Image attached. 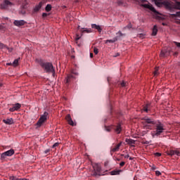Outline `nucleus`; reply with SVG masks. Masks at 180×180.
<instances>
[{
	"label": "nucleus",
	"instance_id": "nucleus-45",
	"mask_svg": "<svg viewBox=\"0 0 180 180\" xmlns=\"http://www.w3.org/2000/svg\"><path fill=\"white\" fill-rule=\"evenodd\" d=\"M117 4L118 5H123V1H118Z\"/></svg>",
	"mask_w": 180,
	"mask_h": 180
},
{
	"label": "nucleus",
	"instance_id": "nucleus-9",
	"mask_svg": "<svg viewBox=\"0 0 180 180\" xmlns=\"http://www.w3.org/2000/svg\"><path fill=\"white\" fill-rule=\"evenodd\" d=\"M167 155H171V156L177 155L178 157H179L180 155V153L178 150H173L167 151Z\"/></svg>",
	"mask_w": 180,
	"mask_h": 180
},
{
	"label": "nucleus",
	"instance_id": "nucleus-8",
	"mask_svg": "<svg viewBox=\"0 0 180 180\" xmlns=\"http://www.w3.org/2000/svg\"><path fill=\"white\" fill-rule=\"evenodd\" d=\"M68 124H70V126H75V124L74 123V121H72V119L71 118V115L68 114L65 117Z\"/></svg>",
	"mask_w": 180,
	"mask_h": 180
},
{
	"label": "nucleus",
	"instance_id": "nucleus-6",
	"mask_svg": "<svg viewBox=\"0 0 180 180\" xmlns=\"http://www.w3.org/2000/svg\"><path fill=\"white\" fill-rule=\"evenodd\" d=\"M13 4L11 3V1L6 0L4 1L0 6L1 9H6L9 8V6H12Z\"/></svg>",
	"mask_w": 180,
	"mask_h": 180
},
{
	"label": "nucleus",
	"instance_id": "nucleus-55",
	"mask_svg": "<svg viewBox=\"0 0 180 180\" xmlns=\"http://www.w3.org/2000/svg\"><path fill=\"white\" fill-rule=\"evenodd\" d=\"M129 160H132V158H129Z\"/></svg>",
	"mask_w": 180,
	"mask_h": 180
},
{
	"label": "nucleus",
	"instance_id": "nucleus-53",
	"mask_svg": "<svg viewBox=\"0 0 180 180\" xmlns=\"http://www.w3.org/2000/svg\"><path fill=\"white\" fill-rule=\"evenodd\" d=\"M7 65H12V63H7Z\"/></svg>",
	"mask_w": 180,
	"mask_h": 180
},
{
	"label": "nucleus",
	"instance_id": "nucleus-26",
	"mask_svg": "<svg viewBox=\"0 0 180 180\" xmlns=\"http://www.w3.org/2000/svg\"><path fill=\"white\" fill-rule=\"evenodd\" d=\"M115 41H117V38H114L113 39H108L105 41V43H115Z\"/></svg>",
	"mask_w": 180,
	"mask_h": 180
},
{
	"label": "nucleus",
	"instance_id": "nucleus-21",
	"mask_svg": "<svg viewBox=\"0 0 180 180\" xmlns=\"http://www.w3.org/2000/svg\"><path fill=\"white\" fill-rule=\"evenodd\" d=\"M82 28L81 32L82 33H92V30L91 28Z\"/></svg>",
	"mask_w": 180,
	"mask_h": 180
},
{
	"label": "nucleus",
	"instance_id": "nucleus-38",
	"mask_svg": "<svg viewBox=\"0 0 180 180\" xmlns=\"http://www.w3.org/2000/svg\"><path fill=\"white\" fill-rule=\"evenodd\" d=\"M47 16H49V13H42V17L47 18Z\"/></svg>",
	"mask_w": 180,
	"mask_h": 180
},
{
	"label": "nucleus",
	"instance_id": "nucleus-35",
	"mask_svg": "<svg viewBox=\"0 0 180 180\" xmlns=\"http://www.w3.org/2000/svg\"><path fill=\"white\" fill-rule=\"evenodd\" d=\"M137 37H139V39H144V34H139L137 35Z\"/></svg>",
	"mask_w": 180,
	"mask_h": 180
},
{
	"label": "nucleus",
	"instance_id": "nucleus-37",
	"mask_svg": "<svg viewBox=\"0 0 180 180\" xmlns=\"http://www.w3.org/2000/svg\"><path fill=\"white\" fill-rule=\"evenodd\" d=\"M124 29H131V24H129Z\"/></svg>",
	"mask_w": 180,
	"mask_h": 180
},
{
	"label": "nucleus",
	"instance_id": "nucleus-7",
	"mask_svg": "<svg viewBox=\"0 0 180 180\" xmlns=\"http://www.w3.org/2000/svg\"><path fill=\"white\" fill-rule=\"evenodd\" d=\"M13 25L15 26H17L18 27H20V26H25V25H26V21L23 20H15L13 22Z\"/></svg>",
	"mask_w": 180,
	"mask_h": 180
},
{
	"label": "nucleus",
	"instance_id": "nucleus-15",
	"mask_svg": "<svg viewBox=\"0 0 180 180\" xmlns=\"http://www.w3.org/2000/svg\"><path fill=\"white\" fill-rule=\"evenodd\" d=\"M3 122L6 124H13V119L12 118L3 120Z\"/></svg>",
	"mask_w": 180,
	"mask_h": 180
},
{
	"label": "nucleus",
	"instance_id": "nucleus-43",
	"mask_svg": "<svg viewBox=\"0 0 180 180\" xmlns=\"http://www.w3.org/2000/svg\"><path fill=\"white\" fill-rule=\"evenodd\" d=\"M175 45L180 49V43L179 42H174Z\"/></svg>",
	"mask_w": 180,
	"mask_h": 180
},
{
	"label": "nucleus",
	"instance_id": "nucleus-3",
	"mask_svg": "<svg viewBox=\"0 0 180 180\" xmlns=\"http://www.w3.org/2000/svg\"><path fill=\"white\" fill-rule=\"evenodd\" d=\"M155 127V131L150 133L152 137L160 136L162 133H164V130H165V129H164V124L161 123L157 124Z\"/></svg>",
	"mask_w": 180,
	"mask_h": 180
},
{
	"label": "nucleus",
	"instance_id": "nucleus-25",
	"mask_svg": "<svg viewBox=\"0 0 180 180\" xmlns=\"http://www.w3.org/2000/svg\"><path fill=\"white\" fill-rule=\"evenodd\" d=\"M19 64V58L14 60V61L12 63V67H18Z\"/></svg>",
	"mask_w": 180,
	"mask_h": 180
},
{
	"label": "nucleus",
	"instance_id": "nucleus-31",
	"mask_svg": "<svg viewBox=\"0 0 180 180\" xmlns=\"http://www.w3.org/2000/svg\"><path fill=\"white\" fill-rule=\"evenodd\" d=\"M172 15L174 17L180 18V11L176 12L175 14H172Z\"/></svg>",
	"mask_w": 180,
	"mask_h": 180
},
{
	"label": "nucleus",
	"instance_id": "nucleus-51",
	"mask_svg": "<svg viewBox=\"0 0 180 180\" xmlns=\"http://www.w3.org/2000/svg\"><path fill=\"white\" fill-rule=\"evenodd\" d=\"M72 74H74L75 75H78V72H75V71H72Z\"/></svg>",
	"mask_w": 180,
	"mask_h": 180
},
{
	"label": "nucleus",
	"instance_id": "nucleus-23",
	"mask_svg": "<svg viewBox=\"0 0 180 180\" xmlns=\"http://www.w3.org/2000/svg\"><path fill=\"white\" fill-rule=\"evenodd\" d=\"M6 158H8V156L6 155V154L4 153H1V158L0 160L1 161H6Z\"/></svg>",
	"mask_w": 180,
	"mask_h": 180
},
{
	"label": "nucleus",
	"instance_id": "nucleus-32",
	"mask_svg": "<svg viewBox=\"0 0 180 180\" xmlns=\"http://www.w3.org/2000/svg\"><path fill=\"white\" fill-rule=\"evenodd\" d=\"M117 36H119V37H122V36H124V34L122 33V32L119 31L117 34Z\"/></svg>",
	"mask_w": 180,
	"mask_h": 180
},
{
	"label": "nucleus",
	"instance_id": "nucleus-5",
	"mask_svg": "<svg viewBox=\"0 0 180 180\" xmlns=\"http://www.w3.org/2000/svg\"><path fill=\"white\" fill-rule=\"evenodd\" d=\"M49 116V112H44V114L40 117L39 120L37 122V127H41V126L47 120V117Z\"/></svg>",
	"mask_w": 180,
	"mask_h": 180
},
{
	"label": "nucleus",
	"instance_id": "nucleus-29",
	"mask_svg": "<svg viewBox=\"0 0 180 180\" xmlns=\"http://www.w3.org/2000/svg\"><path fill=\"white\" fill-rule=\"evenodd\" d=\"M149 108H150V104H146V105L143 108V112H148Z\"/></svg>",
	"mask_w": 180,
	"mask_h": 180
},
{
	"label": "nucleus",
	"instance_id": "nucleus-27",
	"mask_svg": "<svg viewBox=\"0 0 180 180\" xmlns=\"http://www.w3.org/2000/svg\"><path fill=\"white\" fill-rule=\"evenodd\" d=\"M45 10L46 12H50L51 11V6L50 4L46 5Z\"/></svg>",
	"mask_w": 180,
	"mask_h": 180
},
{
	"label": "nucleus",
	"instance_id": "nucleus-49",
	"mask_svg": "<svg viewBox=\"0 0 180 180\" xmlns=\"http://www.w3.org/2000/svg\"><path fill=\"white\" fill-rule=\"evenodd\" d=\"M130 156L129 155V154L127 155H124V158H129Z\"/></svg>",
	"mask_w": 180,
	"mask_h": 180
},
{
	"label": "nucleus",
	"instance_id": "nucleus-14",
	"mask_svg": "<svg viewBox=\"0 0 180 180\" xmlns=\"http://www.w3.org/2000/svg\"><path fill=\"white\" fill-rule=\"evenodd\" d=\"M145 122L146 123H147L146 124V127H148V124H154V120L150 119V118H146L145 119Z\"/></svg>",
	"mask_w": 180,
	"mask_h": 180
},
{
	"label": "nucleus",
	"instance_id": "nucleus-54",
	"mask_svg": "<svg viewBox=\"0 0 180 180\" xmlns=\"http://www.w3.org/2000/svg\"><path fill=\"white\" fill-rule=\"evenodd\" d=\"M146 144H148V142L146 141Z\"/></svg>",
	"mask_w": 180,
	"mask_h": 180
},
{
	"label": "nucleus",
	"instance_id": "nucleus-44",
	"mask_svg": "<svg viewBox=\"0 0 180 180\" xmlns=\"http://www.w3.org/2000/svg\"><path fill=\"white\" fill-rule=\"evenodd\" d=\"M126 84H127V83H126V82H122L121 83V86H126Z\"/></svg>",
	"mask_w": 180,
	"mask_h": 180
},
{
	"label": "nucleus",
	"instance_id": "nucleus-12",
	"mask_svg": "<svg viewBox=\"0 0 180 180\" xmlns=\"http://www.w3.org/2000/svg\"><path fill=\"white\" fill-rule=\"evenodd\" d=\"M41 6H43V3L39 2V4L34 7V12H39V11H40V9H41Z\"/></svg>",
	"mask_w": 180,
	"mask_h": 180
},
{
	"label": "nucleus",
	"instance_id": "nucleus-4",
	"mask_svg": "<svg viewBox=\"0 0 180 180\" xmlns=\"http://www.w3.org/2000/svg\"><path fill=\"white\" fill-rule=\"evenodd\" d=\"M39 65L45 70V71H46V72H52L53 75L56 74V70H54L52 63L41 62Z\"/></svg>",
	"mask_w": 180,
	"mask_h": 180
},
{
	"label": "nucleus",
	"instance_id": "nucleus-57",
	"mask_svg": "<svg viewBox=\"0 0 180 180\" xmlns=\"http://www.w3.org/2000/svg\"><path fill=\"white\" fill-rule=\"evenodd\" d=\"M78 29H79V26L78 27Z\"/></svg>",
	"mask_w": 180,
	"mask_h": 180
},
{
	"label": "nucleus",
	"instance_id": "nucleus-36",
	"mask_svg": "<svg viewBox=\"0 0 180 180\" xmlns=\"http://www.w3.org/2000/svg\"><path fill=\"white\" fill-rule=\"evenodd\" d=\"M94 54H98V53H99V51L97 48H94Z\"/></svg>",
	"mask_w": 180,
	"mask_h": 180
},
{
	"label": "nucleus",
	"instance_id": "nucleus-34",
	"mask_svg": "<svg viewBox=\"0 0 180 180\" xmlns=\"http://www.w3.org/2000/svg\"><path fill=\"white\" fill-rule=\"evenodd\" d=\"M0 49H6V46L0 42Z\"/></svg>",
	"mask_w": 180,
	"mask_h": 180
},
{
	"label": "nucleus",
	"instance_id": "nucleus-19",
	"mask_svg": "<svg viewBox=\"0 0 180 180\" xmlns=\"http://www.w3.org/2000/svg\"><path fill=\"white\" fill-rule=\"evenodd\" d=\"M93 168L96 172H100L101 171V166L98 164H94Z\"/></svg>",
	"mask_w": 180,
	"mask_h": 180
},
{
	"label": "nucleus",
	"instance_id": "nucleus-18",
	"mask_svg": "<svg viewBox=\"0 0 180 180\" xmlns=\"http://www.w3.org/2000/svg\"><path fill=\"white\" fill-rule=\"evenodd\" d=\"M74 78H75V77H74V76L72 75H68V77L65 79L66 84H68L69 82H71V80L74 79Z\"/></svg>",
	"mask_w": 180,
	"mask_h": 180
},
{
	"label": "nucleus",
	"instance_id": "nucleus-46",
	"mask_svg": "<svg viewBox=\"0 0 180 180\" xmlns=\"http://www.w3.org/2000/svg\"><path fill=\"white\" fill-rule=\"evenodd\" d=\"M124 164H125L124 162H122L120 163V167H123V166H124Z\"/></svg>",
	"mask_w": 180,
	"mask_h": 180
},
{
	"label": "nucleus",
	"instance_id": "nucleus-10",
	"mask_svg": "<svg viewBox=\"0 0 180 180\" xmlns=\"http://www.w3.org/2000/svg\"><path fill=\"white\" fill-rule=\"evenodd\" d=\"M20 108H21V105L20 103H16L13 108H11L9 110L10 112H15V110H19Z\"/></svg>",
	"mask_w": 180,
	"mask_h": 180
},
{
	"label": "nucleus",
	"instance_id": "nucleus-22",
	"mask_svg": "<svg viewBox=\"0 0 180 180\" xmlns=\"http://www.w3.org/2000/svg\"><path fill=\"white\" fill-rule=\"evenodd\" d=\"M122 172V169H117L110 172L111 175H119Z\"/></svg>",
	"mask_w": 180,
	"mask_h": 180
},
{
	"label": "nucleus",
	"instance_id": "nucleus-24",
	"mask_svg": "<svg viewBox=\"0 0 180 180\" xmlns=\"http://www.w3.org/2000/svg\"><path fill=\"white\" fill-rule=\"evenodd\" d=\"M125 141L126 143H127V144H135L136 143V141L131 139H127Z\"/></svg>",
	"mask_w": 180,
	"mask_h": 180
},
{
	"label": "nucleus",
	"instance_id": "nucleus-1",
	"mask_svg": "<svg viewBox=\"0 0 180 180\" xmlns=\"http://www.w3.org/2000/svg\"><path fill=\"white\" fill-rule=\"evenodd\" d=\"M154 1L156 6H158L159 8H161L162 5H165L166 8H169V9H177V11H180V2L176 1L174 4H171L168 1L162 2V1L160 0H152Z\"/></svg>",
	"mask_w": 180,
	"mask_h": 180
},
{
	"label": "nucleus",
	"instance_id": "nucleus-47",
	"mask_svg": "<svg viewBox=\"0 0 180 180\" xmlns=\"http://www.w3.org/2000/svg\"><path fill=\"white\" fill-rule=\"evenodd\" d=\"M120 56V53H117L115 55L113 56V57H119Z\"/></svg>",
	"mask_w": 180,
	"mask_h": 180
},
{
	"label": "nucleus",
	"instance_id": "nucleus-52",
	"mask_svg": "<svg viewBox=\"0 0 180 180\" xmlns=\"http://www.w3.org/2000/svg\"><path fill=\"white\" fill-rule=\"evenodd\" d=\"M90 58H94V53H90Z\"/></svg>",
	"mask_w": 180,
	"mask_h": 180
},
{
	"label": "nucleus",
	"instance_id": "nucleus-50",
	"mask_svg": "<svg viewBox=\"0 0 180 180\" xmlns=\"http://www.w3.org/2000/svg\"><path fill=\"white\" fill-rule=\"evenodd\" d=\"M155 155H157L158 157H161V153H156Z\"/></svg>",
	"mask_w": 180,
	"mask_h": 180
},
{
	"label": "nucleus",
	"instance_id": "nucleus-28",
	"mask_svg": "<svg viewBox=\"0 0 180 180\" xmlns=\"http://www.w3.org/2000/svg\"><path fill=\"white\" fill-rule=\"evenodd\" d=\"M11 180H24L25 179H19L15 176H10Z\"/></svg>",
	"mask_w": 180,
	"mask_h": 180
},
{
	"label": "nucleus",
	"instance_id": "nucleus-56",
	"mask_svg": "<svg viewBox=\"0 0 180 180\" xmlns=\"http://www.w3.org/2000/svg\"><path fill=\"white\" fill-rule=\"evenodd\" d=\"M0 86H2V84H0Z\"/></svg>",
	"mask_w": 180,
	"mask_h": 180
},
{
	"label": "nucleus",
	"instance_id": "nucleus-33",
	"mask_svg": "<svg viewBox=\"0 0 180 180\" xmlns=\"http://www.w3.org/2000/svg\"><path fill=\"white\" fill-rule=\"evenodd\" d=\"M157 75H158V68H156L154 72V76L155 77Z\"/></svg>",
	"mask_w": 180,
	"mask_h": 180
},
{
	"label": "nucleus",
	"instance_id": "nucleus-2",
	"mask_svg": "<svg viewBox=\"0 0 180 180\" xmlns=\"http://www.w3.org/2000/svg\"><path fill=\"white\" fill-rule=\"evenodd\" d=\"M134 2H138L139 5L142 8H145V9H148L153 13H158V12L155 10L153 5H151L147 0H132Z\"/></svg>",
	"mask_w": 180,
	"mask_h": 180
},
{
	"label": "nucleus",
	"instance_id": "nucleus-13",
	"mask_svg": "<svg viewBox=\"0 0 180 180\" xmlns=\"http://www.w3.org/2000/svg\"><path fill=\"white\" fill-rule=\"evenodd\" d=\"M122 146V142H120V143H118L115 148H112L111 149V151L112 153H116V151H119V149L120 148V146Z\"/></svg>",
	"mask_w": 180,
	"mask_h": 180
},
{
	"label": "nucleus",
	"instance_id": "nucleus-16",
	"mask_svg": "<svg viewBox=\"0 0 180 180\" xmlns=\"http://www.w3.org/2000/svg\"><path fill=\"white\" fill-rule=\"evenodd\" d=\"M4 153H6V155L8 156V157H12V155L13 154H15V150H13V149H11L9 150H7L6 152H4Z\"/></svg>",
	"mask_w": 180,
	"mask_h": 180
},
{
	"label": "nucleus",
	"instance_id": "nucleus-20",
	"mask_svg": "<svg viewBox=\"0 0 180 180\" xmlns=\"http://www.w3.org/2000/svg\"><path fill=\"white\" fill-rule=\"evenodd\" d=\"M157 33H158V29L157 25H154L153 28L152 36H157Z\"/></svg>",
	"mask_w": 180,
	"mask_h": 180
},
{
	"label": "nucleus",
	"instance_id": "nucleus-17",
	"mask_svg": "<svg viewBox=\"0 0 180 180\" xmlns=\"http://www.w3.org/2000/svg\"><path fill=\"white\" fill-rule=\"evenodd\" d=\"M115 133H117V134H120V131H122V126L120 125V124H118L115 129Z\"/></svg>",
	"mask_w": 180,
	"mask_h": 180
},
{
	"label": "nucleus",
	"instance_id": "nucleus-30",
	"mask_svg": "<svg viewBox=\"0 0 180 180\" xmlns=\"http://www.w3.org/2000/svg\"><path fill=\"white\" fill-rule=\"evenodd\" d=\"M106 131H110L111 129H113V126L105 127Z\"/></svg>",
	"mask_w": 180,
	"mask_h": 180
},
{
	"label": "nucleus",
	"instance_id": "nucleus-11",
	"mask_svg": "<svg viewBox=\"0 0 180 180\" xmlns=\"http://www.w3.org/2000/svg\"><path fill=\"white\" fill-rule=\"evenodd\" d=\"M91 27L92 29H96V30H98L99 33L102 32V27H101V25H98L96 24H92Z\"/></svg>",
	"mask_w": 180,
	"mask_h": 180
},
{
	"label": "nucleus",
	"instance_id": "nucleus-39",
	"mask_svg": "<svg viewBox=\"0 0 180 180\" xmlns=\"http://www.w3.org/2000/svg\"><path fill=\"white\" fill-rule=\"evenodd\" d=\"M79 39H81V37H79V35L77 34L76 37H75V41H78V40H79Z\"/></svg>",
	"mask_w": 180,
	"mask_h": 180
},
{
	"label": "nucleus",
	"instance_id": "nucleus-40",
	"mask_svg": "<svg viewBox=\"0 0 180 180\" xmlns=\"http://www.w3.org/2000/svg\"><path fill=\"white\" fill-rule=\"evenodd\" d=\"M165 56V52L164 51H162L160 53V57H164Z\"/></svg>",
	"mask_w": 180,
	"mask_h": 180
},
{
	"label": "nucleus",
	"instance_id": "nucleus-48",
	"mask_svg": "<svg viewBox=\"0 0 180 180\" xmlns=\"http://www.w3.org/2000/svg\"><path fill=\"white\" fill-rule=\"evenodd\" d=\"M6 49H7V50H8V51H12V48H9L8 46H6Z\"/></svg>",
	"mask_w": 180,
	"mask_h": 180
},
{
	"label": "nucleus",
	"instance_id": "nucleus-42",
	"mask_svg": "<svg viewBox=\"0 0 180 180\" xmlns=\"http://www.w3.org/2000/svg\"><path fill=\"white\" fill-rule=\"evenodd\" d=\"M58 143H56L53 145V148H56V147H58Z\"/></svg>",
	"mask_w": 180,
	"mask_h": 180
},
{
	"label": "nucleus",
	"instance_id": "nucleus-41",
	"mask_svg": "<svg viewBox=\"0 0 180 180\" xmlns=\"http://www.w3.org/2000/svg\"><path fill=\"white\" fill-rule=\"evenodd\" d=\"M155 174H156L157 176H160V175H161V172H160V171H156V172H155Z\"/></svg>",
	"mask_w": 180,
	"mask_h": 180
}]
</instances>
